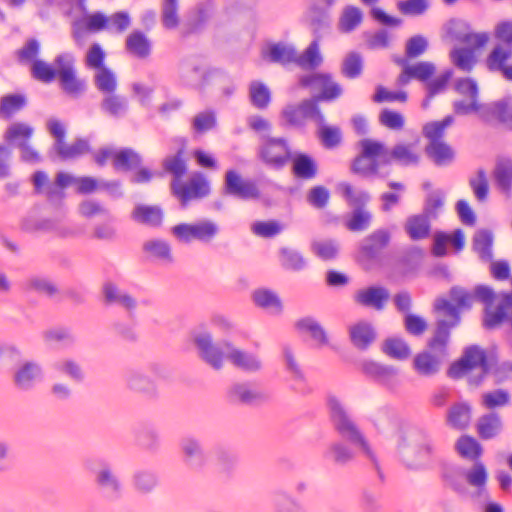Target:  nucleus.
Listing matches in <instances>:
<instances>
[{
    "label": "nucleus",
    "instance_id": "53",
    "mask_svg": "<svg viewBox=\"0 0 512 512\" xmlns=\"http://www.w3.org/2000/svg\"><path fill=\"white\" fill-rule=\"evenodd\" d=\"M387 186L394 192H384L380 195L381 210L384 212H389L394 206L398 205L405 191V185L401 182L389 181Z\"/></svg>",
    "mask_w": 512,
    "mask_h": 512
},
{
    "label": "nucleus",
    "instance_id": "54",
    "mask_svg": "<svg viewBox=\"0 0 512 512\" xmlns=\"http://www.w3.org/2000/svg\"><path fill=\"white\" fill-rule=\"evenodd\" d=\"M279 254L281 266L287 270L300 271L306 266L303 255L294 249L281 248Z\"/></svg>",
    "mask_w": 512,
    "mask_h": 512
},
{
    "label": "nucleus",
    "instance_id": "2",
    "mask_svg": "<svg viewBox=\"0 0 512 512\" xmlns=\"http://www.w3.org/2000/svg\"><path fill=\"white\" fill-rule=\"evenodd\" d=\"M512 286V277L510 278ZM475 295L479 302L484 304L482 325L486 329H495L508 321L512 328V290L509 292H501L499 303L494 308L493 302L497 297L492 287L487 285H477L475 287Z\"/></svg>",
    "mask_w": 512,
    "mask_h": 512
},
{
    "label": "nucleus",
    "instance_id": "15",
    "mask_svg": "<svg viewBox=\"0 0 512 512\" xmlns=\"http://www.w3.org/2000/svg\"><path fill=\"white\" fill-rule=\"evenodd\" d=\"M394 61L402 67V72L397 78V83L400 86L407 85L411 79L426 82L436 71L435 65L427 61L418 62L414 65H409L405 58H396Z\"/></svg>",
    "mask_w": 512,
    "mask_h": 512
},
{
    "label": "nucleus",
    "instance_id": "22",
    "mask_svg": "<svg viewBox=\"0 0 512 512\" xmlns=\"http://www.w3.org/2000/svg\"><path fill=\"white\" fill-rule=\"evenodd\" d=\"M162 168L167 174L173 176L172 181H181L188 170L184 147L179 148L175 154L167 155L162 160Z\"/></svg>",
    "mask_w": 512,
    "mask_h": 512
},
{
    "label": "nucleus",
    "instance_id": "30",
    "mask_svg": "<svg viewBox=\"0 0 512 512\" xmlns=\"http://www.w3.org/2000/svg\"><path fill=\"white\" fill-rule=\"evenodd\" d=\"M34 133L33 127L24 122H14L9 125L4 133L6 142L19 148L28 143Z\"/></svg>",
    "mask_w": 512,
    "mask_h": 512
},
{
    "label": "nucleus",
    "instance_id": "7",
    "mask_svg": "<svg viewBox=\"0 0 512 512\" xmlns=\"http://www.w3.org/2000/svg\"><path fill=\"white\" fill-rule=\"evenodd\" d=\"M491 369L488 354H463L461 358L451 363L447 376L453 380L468 377L469 384L479 386L490 374Z\"/></svg>",
    "mask_w": 512,
    "mask_h": 512
},
{
    "label": "nucleus",
    "instance_id": "25",
    "mask_svg": "<svg viewBox=\"0 0 512 512\" xmlns=\"http://www.w3.org/2000/svg\"><path fill=\"white\" fill-rule=\"evenodd\" d=\"M94 160L99 166H104L111 161L116 170L128 169V150L116 151L111 147L101 148L94 154Z\"/></svg>",
    "mask_w": 512,
    "mask_h": 512
},
{
    "label": "nucleus",
    "instance_id": "36",
    "mask_svg": "<svg viewBox=\"0 0 512 512\" xmlns=\"http://www.w3.org/2000/svg\"><path fill=\"white\" fill-rule=\"evenodd\" d=\"M485 113L512 129V98H505L485 107Z\"/></svg>",
    "mask_w": 512,
    "mask_h": 512
},
{
    "label": "nucleus",
    "instance_id": "31",
    "mask_svg": "<svg viewBox=\"0 0 512 512\" xmlns=\"http://www.w3.org/2000/svg\"><path fill=\"white\" fill-rule=\"evenodd\" d=\"M395 161L402 166L415 165L419 161V156L407 144H397L391 150L387 147V164Z\"/></svg>",
    "mask_w": 512,
    "mask_h": 512
},
{
    "label": "nucleus",
    "instance_id": "40",
    "mask_svg": "<svg viewBox=\"0 0 512 512\" xmlns=\"http://www.w3.org/2000/svg\"><path fill=\"white\" fill-rule=\"evenodd\" d=\"M249 98L255 108L263 110L271 102V92L264 83L252 81L249 85Z\"/></svg>",
    "mask_w": 512,
    "mask_h": 512
},
{
    "label": "nucleus",
    "instance_id": "9",
    "mask_svg": "<svg viewBox=\"0 0 512 512\" xmlns=\"http://www.w3.org/2000/svg\"><path fill=\"white\" fill-rule=\"evenodd\" d=\"M178 447L181 462L188 471L200 473L206 468L209 458L199 438L184 436L179 440Z\"/></svg>",
    "mask_w": 512,
    "mask_h": 512
},
{
    "label": "nucleus",
    "instance_id": "35",
    "mask_svg": "<svg viewBox=\"0 0 512 512\" xmlns=\"http://www.w3.org/2000/svg\"><path fill=\"white\" fill-rule=\"evenodd\" d=\"M493 234L489 230L478 231L473 238V250L483 262H491L493 259Z\"/></svg>",
    "mask_w": 512,
    "mask_h": 512
},
{
    "label": "nucleus",
    "instance_id": "51",
    "mask_svg": "<svg viewBox=\"0 0 512 512\" xmlns=\"http://www.w3.org/2000/svg\"><path fill=\"white\" fill-rule=\"evenodd\" d=\"M452 63L464 72H470L476 64V57L473 49L455 48L450 52Z\"/></svg>",
    "mask_w": 512,
    "mask_h": 512
},
{
    "label": "nucleus",
    "instance_id": "37",
    "mask_svg": "<svg viewBox=\"0 0 512 512\" xmlns=\"http://www.w3.org/2000/svg\"><path fill=\"white\" fill-rule=\"evenodd\" d=\"M471 418V407L467 403H456L447 413V423L455 429H465Z\"/></svg>",
    "mask_w": 512,
    "mask_h": 512
},
{
    "label": "nucleus",
    "instance_id": "56",
    "mask_svg": "<svg viewBox=\"0 0 512 512\" xmlns=\"http://www.w3.org/2000/svg\"><path fill=\"white\" fill-rule=\"evenodd\" d=\"M214 457L219 470L225 473L231 472L238 462L237 454L222 446L215 448Z\"/></svg>",
    "mask_w": 512,
    "mask_h": 512
},
{
    "label": "nucleus",
    "instance_id": "61",
    "mask_svg": "<svg viewBox=\"0 0 512 512\" xmlns=\"http://www.w3.org/2000/svg\"><path fill=\"white\" fill-rule=\"evenodd\" d=\"M158 484V478L156 474L150 471H137L133 476L134 488L142 493H150Z\"/></svg>",
    "mask_w": 512,
    "mask_h": 512
},
{
    "label": "nucleus",
    "instance_id": "23",
    "mask_svg": "<svg viewBox=\"0 0 512 512\" xmlns=\"http://www.w3.org/2000/svg\"><path fill=\"white\" fill-rule=\"evenodd\" d=\"M493 178L497 187L509 194L512 190V158L499 157L493 170Z\"/></svg>",
    "mask_w": 512,
    "mask_h": 512
},
{
    "label": "nucleus",
    "instance_id": "57",
    "mask_svg": "<svg viewBox=\"0 0 512 512\" xmlns=\"http://www.w3.org/2000/svg\"><path fill=\"white\" fill-rule=\"evenodd\" d=\"M453 121L454 118L451 115H448L441 121L427 123L423 127V135L429 140V142L442 141L445 129L450 126Z\"/></svg>",
    "mask_w": 512,
    "mask_h": 512
},
{
    "label": "nucleus",
    "instance_id": "42",
    "mask_svg": "<svg viewBox=\"0 0 512 512\" xmlns=\"http://www.w3.org/2000/svg\"><path fill=\"white\" fill-rule=\"evenodd\" d=\"M211 14V4L210 3H199L193 12V14L189 17L187 22V29L182 32L183 36H187L190 33L197 32L205 22L209 19Z\"/></svg>",
    "mask_w": 512,
    "mask_h": 512
},
{
    "label": "nucleus",
    "instance_id": "3",
    "mask_svg": "<svg viewBox=\"0 0 512 512\" xmlns=\"http://www.w3.org/2000/svg\"><path fill=\"white\" fill-rule=\"evenodd\" d=\"M84 466L91 474L94 485L105 501L113 503L122 498L124 484L110 462L100 457L88 458Z\"/></svg>",
    "mask_w": 512,
    "mask_h": 512
},
{
    "label": "nucleus",
    "instance_id": "48",
    "mask_svg": "<svg viewBox=\"0 0 512 512\" xmlns=\"http://www.w3.org/2000/svg\"><path fill=\"white\" fill-rule=\"evenodd\" d=\"M362 11L355 6H347L339 19V30L343 33H350L362 22Z\"/></svg>",
    "mask_w": 512,
    "mask_h": 512
},
{
    "label": "nucleus",
    "instance_id": "46",
    "mask_svg": "<svg viewBox=\"0 0 512 512\" xmlns=\"http://www.w3.org/2000/svg\"><path fill=\"white\" fill-rule=\"evenodd\" d=\"M426 153L437 165H444L454 158L453 150L443 141L429 142Z\"/></svg>",
    "mask_w": 512,
    "mask_h": 512
},
{
    "label": "nucleus",
    "instance_id": "52",
    "mask_svg": "<svg viewBox=\"0 0 512 512\" xmlns=\"http://www.w3.org/2000/svg\"><path fill=\"white\" fill-rule=\"evenodd\" d=\"M229 362L244 372H256L261 369L262 362L255 354H227Z\"/></svg>",
    "mask_w": 512,
    "mask_h": 512
},
{
    "label": "nucleus",
    "instance_id": "8",
    "mask_svg": "<svg viewBox=\"0 0 512 512\" xmlns=\"http://www.w3.org/2000/svg\"><path fill=\"white\" fill-rule=\"evenodd\" d=\"M281 119L283 126L295 128L304 127L307 119H312L319 125L325 122L316 101L311 98L305 99L299 104L286 105L281 111Z\"/></svg>",
    "mask_w": 512,
    "mask_h": 512
},
{
    "label": "nucleus",
    "instance_id": "6",
    "mask_svg": "<svg viewBox=\"0 0 512 512\" xmlns=\"http://www.w3.org/2000/svg\"><path fill=\"white\" fill-rule=\"evenodd\" d=\"M359 146L361 151L351 163V172L363 178L380 176V169L388 166L385 144L365 138L359 141Z\"/></svg>",
    "mask_w": 512,
    "mask_h": 512
},
{
    "label": "nucleus",
    "instance_id": "45",
    "mask_svg": "<svg viewBox=\"0 0 512 512\" xmlns=\"http://www.w3.org/2000/svg\"><path fill=\"white\" fill-rule=\"evenodd\" d=\"M455 447L461 457L473 461L477 460L483 452L480 443L468 435L461 436Z\"/></svg>",
    "mask_w": 512,
    "mask_h": 512
},
{
    "label": "nucleus",
    "instance_id": "27",
    "mask_svg": "<svg viewBox=\"0 0 512 512\" xmlns=\"http://www.w3.org/2000/svg\"><path fill=\"white\" fill-rule=\"evenodd\" d=\"M292 173L299 179H314L318 174L317 162L305 153H298L293 158Z\"/></svg>",
    "mask_w": 512,
    "mask_h": 512
},
{
    "label": "nucleus",
    "instance_id": "63",
    "mask_svg": "<svg viewBox=\"0 0 512 512\" xmlns=\"http://www.w3.org/2000/svg\"><path fill=\"white\" fill-rule=\"evenodd\" d=\"M94 83L96 88L104 95L115 92L117 86L114 74L106 67L97 70Z\"/></svg>",
    "mask_w": 512,
    "mask_h": 512
},
{
    "label": "nucleus",
    "instance_id": "62",
    "mask_svg": "<svg viewBox=\"0 0 512 512\" xmlns=\"http://www.w3.org/2000/svg\"><path fill=\"white\" fill-rule=\"evenodd\" d=\"M161 20L166 29H175L179 25L178 0H163Z\"/></svg>",
    "mask_w": 512,
    "mask_h": 512
},
{
    "label": "nucleus",
    "instance_id": "1",
    "mask_svg": "<svg viewBox=\"0 0 512 512\" xmlns=\"http://www.w3.org/2000/svg\"><path fill=\"white\" fill-rule=\"evenodd\" d=\"M327 405L332 425L341 439L328 446L324 458L336 467H346L356 459L358 453H362L372 463L379 480L383 483L385 476L376 455L342 403L335 396H329Z\"/></svg>",
    "mask_w": 512,
    "mask_h": 512
},
{
    "label": "nucleus",
    "instance_id": "33",
    "mask_svg": "<svg viewBox=\"0 0 512 512\" xmlns=\"http://www.w3.org/2000/svg\"><path fill=\"white\" fill-rule=\"evenodd\" d=\"M337 190L347 203L354 207V209H362L370 201V194L367 191H356L348 182L339 183Z\"/></svg>",
    "mask_w": 512,
    "mask_h": 512
},
{
    "label": "nucleus",
    "instance_id": "41",
    "mask_svg": "<svg viewBox=\"0 0 512 512\" xmlns=\"http://www.w3.org/2000/svg\"><path fill=\"white\" fill-rule=\"evenodd\" d=\"M61 88L72 97L80 96L85 90V82L78 79L75 71H58Z\"/></svg>",
    "mask_w": 512,
    "mask_h": 512
},
{
    "label": "nucleus",
    "instance_id": "49",
    "mask_svg": "<svg viewBox=\"0 0 512 512\" xmlns=\"http://www.w3.org/2000/svg\"><path fill=\"white\" fill-rule=\"evenodd\" d=\"M135 443L140 448L155 452L160 447V438L152 427H143L135 432Z\"/></svg>",
    "mask_w": 512,
    "mask_h": 512
},
{
    "label": "nucleus",
    "instance_id": "28",
    "mask_svg": "<svg viewBox=\"0 0 512 512\" xmlns=\"http://www.w3.org/2000/svg\"><path fill=\"white\" fill-rule=\"evenodd\" d=\"M295 328L300 333L309 334L320 345H328L329 341L326 331L316 318L311 316L300 318L295 322Z\"/></svg>",
    "mask_w": 512,
    "mask_h": 512
},
{
    "label": "nucleus",
    "instance_id": "18",
    "mask_svg": "<svg viewBox=\"0 0 512 512\" xmlns=\"http://www.w3.org/2000/svg\"><path fill=\"white\" fill-rule=\"evenodd\" d=\"M391 233L384 228L377 229L366 236L360 245V254L369 261L378 260L382 251L389 245Z\"/></svg>",
    "mask_w": 512,
    "mask_h": 512
},
{
    "label": "nucleus",
    "instance_id": "12",
    "mask_svg": "<svg viewBox=\"0 0 512 512\" xmlns=\"http://www.w3.org/2000/svg\"><path fill=\"white\" fill-rule=\"evenodd\" d=\"M258 155L268 166L283 168L291 158V151L285 138L266 137L259 147Z\"/></svg>",
    "mask_w": 512,
    "mask_h": 512
},
{
    "label": "nucleus",
    "instance_id": "34",
    "mask_svg": "<svg viewBox=\"0 0 512 512\" xmlns=\"http://www.w3.org/2000/svg\"><path fill=\"white\" fill-rule=\"evenodd\" d=\"M502 428V422L497 413L481 416L477 423V432L481 439L488 440L497 436Z\"/></svg>",
    "mask_w": 512,
    "mask_h": 512
},
{
    "label": "nucleus",
    "instance_id": "13",
    "mask_svg": "<svg viewBox=\"0 0 512 512\" xmlns=\"http://www.w3.org/2000/svg\"><path fill=\"white\" fill-rule=\"evenodd\" d=\"M223 193L240 200H257L261 196L256 181L252 179H244L235 170L226 171Z\"/></svg>",
    "mask_w": 512,
    "mask_h": 512
},
{
    "label": "nucleus",
    "instance_id": "60",
    "mask_svg": "<svg viewBox=\"0 0 512 512\" xmlns=\"http://www.w3.org/2000/svg\"><path fill=\"white\" fill-rule=\"evenodd\" d=\"M371 220V213L364 208L354 209L349 219L346 220L345 226L352 232L364 231L370 226Z\"/></svg>",
    "mask_w": 512,
    "mask_h": 512
},
{
    "label": "nucleus",
    "instance_id": "14",
    "mask_svg": "<svg viewBox=\"0 0 512 512\" xmlns=\"http://www.w3.org/2000/svg\"><path fill=\"white\" fill-rule=\"evenodd\" d=\"M300 86L304 88L321 89V93L312 97L318 104L320 101H331L341 96V86L334 82L329 73H314L304 75L299 79Z\"/></svg>",
    "mask_w": 512,
    "mask_h": 512
},
{
    "label": "nucleus",
    "instance_id": "4",
    "mask_svg": "<svg viewBox=\"0 0 512 512\" xmlns=\"http://www.w3.org/2000/svg\"><path fill=\"white\" fill-rule=\"evenodd\" d=\"M433 311L437 317L435 328L427 345L431 352H445L450 342L451 330L459 325L461 315H459L458 309L445 298L435 300Z\"/></svg>",
    "mask_w": 512,
    "mask_h": 512
},
{
    "label": "nucleus",
    "instance_id": "50",
    "mask_svg": "<svg viewBox=\"0 0 512 512\" xmlns=\"http://www.w3.org/2000/svg\"><path fill=\"white\" fill-rule=\"evenodd\" d=\"M152 50L151 41L140 31L130 33V54L139 59H146Z\"/></svg>",
    "mask_w": 512,
    "mask_h": 512
},
{
    "label": "nucleus",
    "instance_id": "59",
    "mask_svg": "<svg viewBox=\"0 0 512 512\" xmlns=\"http://www.w3.org/2000/svg\"><path fill=\"white\" fill-rule=\"evenodd\" d=\"M444 30L446 36L451 40L463 43V41L467 40V36L471 30V27L469 23L464 20L451 19L446 23Z\"/></svg>",
    "mask_w": 512,
    "mask_h": 512
},
{
    "label": "nucleus",
    "instance_id": "20",
    "mask_svg": "<svg viewBox=\"0 0 512 512\" xmlns=\"http://www.w3.org/2000/svg\"><path fill=\"white\" fill-rule=\"evenodd\" d=\"M43 378L41 366L33 361L22 364L14 373L13 381L21 391H30Z\"/></svg>",
    "mask_w": 512,
    "mask_h": 512
},
{
    "label": "nucleus",
    "instance_id": "29",
    "mask_svg": "<svg viewBox=\"0 0 512 512\" xmlns=\"http://www.w3.org/2000/svg\"><path fill=\"white\" fill-rule=\"evenodd\" d=\"M412 367L418 375L432 377L440 371L441 359L437 354H415Z\"/></svg>",
    "mask_w": 512,
    "mask_h": 512
},
{
    "label": "nucleus",
    "instance_id": "38",
    "mask_svg": "<svg viewBox=\"0 0 512 512\" xmlns=\"http://www.w3.org/2000/svg\"><path fill=\"white\" fill-rule=\"evenodd\" d=\"M511 58L512 47L498 44L488 54L485 64L490 72H499Z\"/></svg>",
    "mask_w": 512,
    "mask_h": 512
},
{
    "label": "nucleus",
    "instance_id": "44",
    "mask_svg": "<svg viewBox=\"0 0 512 512\" xmlns=\"http://www.w3.org/2000/svg\"><path fill=\"white\" fill-rule=\"evenodd\" d=\"M267 56L271 62L280 64L295 63L296 50L287 44L276 43L272 44L269 49Z\"/></svg>",
    "mask_w": 512,
    "mask_h": 512
},
{
    "label": "nucleus",
    "instance_id": "43",
    "mask_svg": "<svg viewBox=\"0 0 512 512\" xmlns=\"http://www.w3.org/2000/svg\"><path fill=\"white\" fill-rule=\"evenodd\" d=\"M329 8H323L317 4L310 6L307 12V21L313 30L315 36L320 35V31L329 26L330 18L327 12Z\"/></svg>",
    "mask_w": 512,
    "mask_h": 512
},
{
    "label": "nucleus",
    "instance_id": "58",
    "mask_svg": "<svg viewBox=\"0 0 512 512\" xmlns=\"http://www.w3.org/2000/svg\"><path fill=\"white\" fill-rule=\"evenodd\" d=\"M88 148L87 141L79 139L72 144H66L65 141H63L60 145L55 147V151L61 159L67 160L85 154Z\"/></svg>",
    "mask_w": 512,
    "mask_h": 512
},
{
    "label": "nucleus",
    "instance_id": "47",
    "mask_svg": "<svg viewBox=\"0 0 512 512\" xmlns=\"http://www.w3.org/2000/svg\"><path fill=\"white\" fill-rule=\"evenodd\" d=\"M363 58L356 51L349 52L341 64V74L349 79H355L362 74Z\"/></svg>",
    "mask_w": 512,
    "mask_h": 512
},
{
    "label": "nucleus",
    "instance_id": "55",
    "mask_svg": "<svg viewBox=\"0 0 512 512\" xmlns=\"http://www.w3.org/2000/svg\"><path fill=\"white\" fill-rule=\"evenodd\" d=\"M253 300L259 307L271 309L275 313H280L282 311L281 300L270 290H256L253 293Z\"/></svg>",
    "mask_w": 512,
    "mask_h": 512
},
{
    "label": "nucleus",
    "instance_id": "21",
    "mask_svg": "<svg viewBox=\"0 0 512 512\" xmlns=\"http://www.w3.org/2000/svg\"><path fill=\"white\" fill-rule=\"evenodd\" d=\"M349 339L359 350L367 349L376 339V330L372 323L361 320L351 325L348 329Z\"/></svg>",
    "mask_w": 512,
    "mask_h": 512
},
{
    "label": "nucleus",
    "instance_id": "39",
    "mask_svg": "<svg viewBox=\"0 0 512 512\" xmlns=\"http://www.w3.org/2000/svg\"><path fill=\"white\" fill-rule=\"evenodd\" d=\"M27 104L23 94H8L0 99V117L10 119L20 112Z\"/></svg>",
    "mask_w": 512,
    "mask_h": 512
},
{
    "label": "nucleus",
    "instance_id": "16",
    "mask_svg": "<svg viewBox=\"0 0 512 512\" xmlns=\"http://www.w3.org/2000/svg\"><path fill=\"white\" fill-rule=\"evenodd\" d=\"M360 369L366 376L384 384L389 389H394L400 384L399 371L394 366L375 361H363Z\"/></svg>",
    "mask_w": 512,
    "mask_h": 512
},
{
    "label": "nucleus",
    "instance_id": "10",
    "mask_svg": "<svg viewBox=\"0 0 512 512\" xmlns=\"http://www.w3.org/2000/svg\"><path fill=\"white\" fill-rule=\"evenodd\" d=\"M171 191L185 207L192 200H199L207 197L210 192V183L201 172H194L187 182L172 181Z\"/></svg>",
    "mask_w": 512,
    "mask_h": 512
},
{
    "label": "nucleus",
    "instance_id": "24",
    "mask_svg": "<svg viewBox=\"0 0 512 512\" xmlns=\"http://www.w3.org/2000/svg\"><path fill=\"white\" fill-rule=\"evenodd\" d=\"M321 35L314 37V40L308 45L302 54H296L295 64L304 70H313L319 67L323 58L319 51V42Z\"/></svg>",
    "mask_w": 512,
    "mask_h": 512
},
{
    "label": "nucleus",
    "instance_id": "11",
    "mask_svg": "<svg viewBox=\"0 0 512 512\" xmlns=\"http://www.w3.org/2000/svg\"><path fill=\"white\" fill-rule=\"evenodd\" d=\"M172 234L181 242L190 243L193 240L210 242L219 232L218 225L210 220L194 224L181 223L171 229Z\"/></svg>",
    "mask_w": 512,
    "mask_h": 512
},
{
    "label": "nucleus",
    "instance_id": "17",
    "mask_svg": "<svg viewBox=\"0 0 512 512\" xmlns=\"http://www.w3.org/2000/svg\"><path fill=\"white\" fill-rule=\"evenodd\" d=\"M230 403L252 406L267 399L266 395L249 382L232 384L227 391Z\"/></svg>",
    "mask_w": 512,
    "mask_h": 512
},
{
    "label": "nucleus",
    "instance_id": "5",
    "mask_svg": "<svg viewBox=\"0 0 512 512\" xmlns=\"http://www.w3.org/2000/svg\"><path fill=\"white\" fill-rule=\"evenodd\" d=\"M432 452V439L424 430L413 428L401 435L398 453L407 467H422L429 461Z\"/></svg>",
    "mask_w": 512,
    "mask_h": 512
},
{
    "label": "nucleus",
    "instance_id": "64",
    "mask_svg": "<svg viewBox=\"0 0 512 512\" xmlns=\"http://www.w3.org/2000/svg\"><path fill=\"white\" fill-rule=\"evenodd\" d=\"M449 295L451 301L455 303L452 305L458 309L459 314L461 313L462 309H470L474 299L479 301L475 295V290L473 293H470L461 287H452Z\"/></svg>",
    "mask_w": 512,
    "mask_h": 512
},
{
    "label": "nucleus",
    "instance_id": "19",
    "mask_svg": "<svg viewBox=\"0 0 512 512\" xmlns=\"http://www.w3.org/2000/svg\"><path fill=\"white\" fill-rule=\"evenodd\" d=\"M389 297L390 294L387 288L382 286H369L356 291L353 295V300L362 307L381 311L384 309Z\"/></svg>",
    "mask_w": 512,
    "mask_h": 512
},
{
    "label": "nucleus",
    "instance_id": "26",
    "mask_svg": "<svg viewBox=\"0 0 512 512\" xmlns=\"http://www.w3.org/2000/svg\"><path fill=\"white\" fill-rule=\"evenodd\" d=\"M404 229L411 240L417 241L427 238L430 235V217L425 214L412 215L408 217Z\"/></svg>",
    "mask_w": 512,
    "mask_h": 512
},
{
    "label": "nucleus",
    "instance_id": "32",
    "mask_svg": "<svg viewBox=\"0 0 512 512\" xmlns=\"http://www.w3.org/2000/svg\"><path fill=\"white\" fill-rule=\"evenodd\" d=\"M133 218L141 224L158 227L162 224L163 211L158 206L137 205L133 210Z\"/></svg>",
    "mask_w": 512,
    "mask_h": 512
}]
</instances>
